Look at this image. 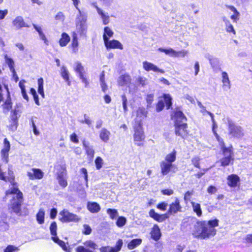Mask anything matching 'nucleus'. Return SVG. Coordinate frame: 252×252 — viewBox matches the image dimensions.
Instances as JSON below:
<instances>
[{
  "mask_svg": "<svg viewBox=\"0 0 252 252\" xmlns=\"http://www.w3.org/2000/svg\"><path fill=\"white\" fill-rule=\"evenodd\" d=\"M38 92L43 98H44L43 79L42 78H40L38 79Z\"/></svg>",
  "mask_w": 252,
  "mask_h": 252,
  "instance_id": "nucleus-36",
  "label": "nucleus"
},
{
  "mask_svg": "<svg viewBox=\"0 0 252 252\" xmlns=\"http://www.w3.org/2000/svg\"><path fill=\"white\" fill-rule=\"evenodd\" d=\"M164 99L167 109H169L172 105V98L169 94L164 95Z\"/></svg>",
  "mask_w": 252,
  "mask_h": 252,
  "instance_id": "nucleus-45",
  "label": "nucleus"
},
{
  "mask_svg": "<svg viewBox=\"0 0 252 252\" xmlns=\"http://www.w3.org/2000/svg\"><path fill=\"white\" fill-rule=\"evenodd\" d=\"M158 50L160 52L165 53L166 55H170L172 57H179L180 56L185 57L187 54V52H176L172 48L164 49L162 48H158Z\"/></svg>",
  "mask_w": 252,
  "mask_h": 252,
  "instance_id": "nucleus-15",
  "label": "nucleus"
},
{
  "mask_svg": "<svg viewBox=\"0 0 252 252\" xmlns=\"http://www.w3.org/2000/svg\"><path fill=\"white\" fill-rule=\"evenodd\" d=\"M79 122L81 124H86L88 126H90L92 124V121L90 119V117L87 115H84V120H79Z\"/></svg>",
  "mask_w": 252,
  "mask_h": 252,
  "instance_id": "nucleus-44",
  "label": "nucleus"
},
{
  "mask_svg": "<svg viewBox=\"0 0 252 252\" xmlns=\"http://www.w3.org/2000/svg\"><path fill=\"white\" fill-rule=\"evenodd\" d=\"M5 88L7 92L8 96H7V98L6 100V101H5L4 104L2 105V106L4 110H6L7 111H8L12 108V102L11 101L10 97V94H9V92L8 91V86H5Z\"/></svg>",
  "mask_w": 252,
  "mask_h": 252,
  "instance_id": "nucleus-28",
  "label": "nucleus"
},
{
  "mask_svg": "<svg viewBox=\"0 0 252 252\" xmlns=\"http://www.w3.org/2000/svg\"><path fill=\"white\" fill-rule=\"evenodd\" d=\"M225 120L228 127L229 134L232 137L240 138L244 135V130L241 126L235 125L229 118H226Z\"/></svg>",
  "mask_w": 252,
  "mask_h": 252,
  "instance_id": "nucleus-4",
  "label": "nucleus"
},
{
  "mask_svg": "<svg viewBox=\"0 0 252 252\" xmlns=\"http://www.w3.org/2000/svg\"><path fill=\"white\" fill-rule=\"evenodd\" d=\"M12 24L17 29H19L23 27H29L30 26L25 23L21 16L17 17L12 22Z\"/></svg>",
  "mask_w": 252,
  "mask_h": 252,
  "instance_id": "nucleus-18",
  "label": "nucleus"
},
{
  "mask_svg": "<svg viewBox=\"0 0 252 252\" xmlns=\"http://www.w3.org/2000/svg\"><path fill=\"white\" fill-rule=\"evenodd\" d=\"M103 159L101 158L98 157L95 160V164L97 169H100L103 165Z\"/></svg>",
  "mask_w": 252,
  "mask_h": 252,
  "instance_id": "nucleus-46",
  "label": "nucleus"
},
{
  "mask_svg": "<svg viewBox=\"0 0 252 252\" xmlns=\"http://www.w3.org/2000/svg\"><path fill=\"white\" fill-rule=\"evenodd\" d=\"M126 219L124 217H119L116 221V225L119 227H123L126 224Z\"/></svg>",
  "mask_w": 252,
  "mask_h": 252,
  "instance_id": "nucleus-43",
  "label": "nucleus"
},
{
  "mask_svg": "<svg viewBox=\"0 0 252 252\" xmlns=\"http://www.w3.org/2000/svg\"><path fill=\"white\" fill-rule=\"evenodd\" d=\"M5 59L6 63L8 64L10 70H14V62L11 58L8 57L7 55L5 56Z\"/></svg>",
  "mask_w": 252,
  "mask_h": 252,
  "instance_id": "nucleus-42",
  "label": "nucleus"
},
{
  "mask_svg": "<svg viewBox=\"0 0 252 252\" xmlns=\"http://www.w3.org/2000/svg\"><path fill=\"white\" fill-rule=\"evenodd\" d=\"M84 233L86 234V235H89L90 234L91 232H92V229L90 227V226H89L87 224H84Z\"/></svg>",
  "mask_w": 252,
  "mask_h": 252,
  "instance_id": "nucleus-59",
  "label": "nucleus"
},
{
  "mask_svg": "<svg viewBox=\"0 0 252 252\" xmlns=\"http://www.w3.org/2000/svg\"><path fill=\"white\" fill-rule=\"evenodd\" d=\"M57 179L58 180L59 184L61 186L65 188L67 185V183L66 180V173L64 171L59 173L58 174Z\"/></svg>",
  "mask_w": 252,
  "mask_h": 252,
  "instance_id": "nucleus-24",
  "label": "nucleus"
},
{
  "mask_svg": "<svg viewBox=\"0 0 252 252\" xmlns=\"http://www.w3.org/2000/svg\"><path fill=\"white\" fill-rule=\"evenodd\" d=\"M219 144L221 147V149L222 152L224 151V149H232V146L227 148L225 146V144L222 138H220V140L218 141Z\"/></svg>",
  "mask_w": 252,
  "mask_h": 252,
  "instance_id": "nucleus-53",
  "label": "nucleus"
},
{
  "mask_svg": "<svg viewBox=\"0 0 252 252\" xmlns=\"http://www.w3.org/2000/svg\"><path fill=\"white\" fill-rule=\"evenodd\" d=\"M123 242L122 240L119 239L118 242H117L116 245V249H117V251H120L122 248V247L123 246Z\"/></svg>",
  "mask_w": 252,
  "mask_h": 252,
  "instance_id": "nucleus-62",
  "label": "nucleus"
},
{
  "mask_svg": "<svg viewBox=\"0 0 252 252\" xmlns=\"http://www.w3.org/2000/svg\"><path fill=\"white\" fill-rule=\"evenodd\" d=\"M168 204L167 203L163 202L157 205V208L161 210L165 211L166 209Z\"/></svg>",
  "mask_w": 252,
  "mask_h": 252,
  "instance_id": "nucleus-56",
  "label": "nucleus"
},
{
  "mask_svg": "<svg viewBox=\"0 0 252 252\" xmlns=\"http://www.w3.org/2000/svg\"><path fill=\"white\" fill-rule=\"evenodd\" d=\"M4 148L1 150V155L3 160L6 163L8 162V152L10 150V143L6 138L4 139Z\"/></svg>",
  "mask_w": 252,
  "mask_h": 252,
  "instance_id": "nucleus-16",
  "label": "nucleus"
},
{
  "mask_svg": "<svg viewBox=\"0 0 252 252\" xmlns=\"http://www.w3.org/2000/svg\"><path fill=\"white\" fill-rule=\"evenodd\" d=\"M217 190V188L213 186H210L207 189V192L210 194H214Z\"/></svg>",
  "mask_w": 252,
  "mask_h": 252,
  "instance_id": "nucleus-61",
  "label": "nucleus"
},
{
  "mask_svg": "<svg viewBox=\"0 0 252 252\" xmlns=\"http://www.w3.org/2000/svg\"><path fill=\"white\" fill-rule=\"evenodd\" d=\"M193 210L196 214L198 217H201L202 215V210L200 204L194 202H191Z\"/></svg>",
  "mask_w": 252,
  "mask_h": 252,
  "instance_id": "nucleus-32",
  "label": "nucleus"
},
{
  "mask_svg": "<svg viewBox=\"0 0 252 252\" xmlns=\"http://www.w3.org/2000/svg\"><path fill=\"white\" fill-rule=\"evenodd\" d=\"M104 45L106 48L108 49H123V46L122 44L117 40H109V38H106L105 41H104Z\"/></svg>",
  "mask_w": 252,
  "mask_h": 252,
  "instance_id": "nucleus-9",
  "label": "nucleus"
},
{
  "mask_svg": "<svg viewBox=\"0 0 252 252\" xmlns=\"http://www.w3.org/2000/svg\"><path fill=\"white\" fill-rule=\"evenodd\" d=\"M76 252H93V251L86 249L83 246H79L76 249Z\"/></svg>",
  "mask_w": 252,
  "mask_h": 252,
  "instance_id": "nucleus-54",
  "label": "nucleus"
},
{
  "mask_svg": "<svg viewBox=\"0 0 252 252\" xmlns=\"http://www.w3.org/2000/svg\"><path fill=\"white\" fill-rule=\"evenodd\" d=\"M83 70H84V68L82 66V65H81V63L79 62H77L76 67L75 68V71L77 73H79V72H83Z\"/></svg>",
  "mask_w": 252,
  "mask_h": 252,
  "instance_id": "nucleus-60",
  "label": "nucleus"
},
{
  "mask_svg": "<svg viewBox=\"0 0 252 252\" xmlns=\"http://www.w3.org/2000/svg\"><path fill=\"white\" fill-rule=\"evenodd\" d=\"M142 243L141 239H134L131 240L127 245V248L129 250H132L140 245Z\"/></svg>",
  "mask_w": 252,
  "mask_h": 252,
  "instance_id": "nucleus-31",
  "label": "nucleus"
},
{
  "mask_svg": "<svg viewBox=\"0 0 252 252\" xmlns=\"http://www.w3.org/2000/svg\"><path fill=\"white\" fill-rule=\"evenodd\" d=\"M219 220L215 219L208 222L204 221L197 223L195 226V230L192 232V235L195 238L205 239L210 236H214L216 234L215 227L218 225Z\"/></svg>",
  "mask_w": 252,
  "mask_h": 252,
  "instance_id": "nucleus-1",
  "label": "nucleus"
},
{
  "mask_svg": "<svg viewBox=\"0 0 252 252\" xmlns=\"http://www.w3.org/2000/svg\"><path fill=\"white\" fill-rule=\"evenodd\" d=\"M175 126L176 135L181 136L183 138H185L188 134L187 123H183L182 125Z\"/></svg>",
  "mask_w": 252,
  "mask_h": 252,
  "instance_id": "nucleus-10",
  "label": "nucleus"
},
{
  "mask_svg": "<svg viewBox=\"0 0 252 252\" xmlns=\"http://www.w3.org/2000/svg\"><path fill=\"white\" fill-rule=\"evenodd\" d=\"M223 157L220 159L221 165L222 166H228L229 164L233 163L234 158L232 149H224L222 152Z\"/></svg>",
  "mask_w": 252,
  "mask_h": 252,
  "instance_id": "nucleus-8",
  "label": "nucleus"
},
{
  "mask_svg": "<svg viewBox=\"0 0 252 252\" xmlns=\"http://www.w3.org/2000/svg\"><path fill=\"white\" fill-rule=\"evenodd\" d=\"M152 238L155 241L158 240L161 236V233L159 227L157 224H155L151 232Z\"/></svg>",
  "mask_w": 252,
  "mask_h": 252,
  "instance_id": "nucleus-25",
  "label": "nucleus"
},
{
  "mask_svg": "<svg viewBox=\"0 0 252 252\" xmlns=\"http://www.w3.org/2000/svg\"><path fill=\"white\" fill-rule=\"evenodd\" d=\"M222 82L223 83L222 88L224 90L227 91L230 89L231 85L228 75L226 72H222Z\"/></svg>",
  "mask_w": 252,
  "mask_h": 252,
  "instance_id": "nucleus-21",
  "label": "nucleus"
},
{
  "mask_svg": "<svg viewBox=\"0 0 252 252\" xmlns=\"http://www.w3.org/2000/svg\"><path fill=\"white\" fill-rule=\"evenodd\" d=\"M122 101H123V107L124 108V112L126 113L127 111V98L125 95H123L122 96Z\"/></svg>",
  "mask_w": 252,
  "mask_h": 252,
  "instance_id": "nucleus-50",
  "label": "nucleus"
},
{
  "mask_svg": "<svg viewBox=\"0 0 252 252\" xmlns=\"http://www.w3.org/2000/svg\"><path fill=\"white\" fill-rule=\"evenodd\" d=\"M104 76H105L104 72L102 71L100 76L99 80H100V86H101V87L102 89V91L104 93H106V91L108 89V87L105 83Z\"/></svg>",
  "mask_w": 252,
  "mask_h": 252,
  "instance_id": "nucleus-33",
  "label": "nucleus"
},
{
  "mask_svg": "<svg viewBox=\"0 0 252 252\" xmlns=\"http://www.w3.org/2000/svg\"><path fill=\"white\" fill-rule=\"evenodd\" d=\"M83 147H84L86 154L90 159H93L94 154V151L92 146H90L88 142L85 140L83 141Z\"/></svg>",
  "mask_w": 252,
  "mask_h": 252,
  "instance_id": "nucleus-23",
  "label": "nucleus"
},
{
  "mask_svg": "<svg viewBox=\"0 0 252 252\" xmlns=\"http://www.w3.org/2000/svg\"><path fill=\"white\" fill-rule=\"evenodd\" d=\"M95 7L98 14L101 16L102 19L103 24L104 25H107L109 23V16L108 15H106L102 9L99 8L97 5H95Z\"/></svg>",
  "mask_w": 252,
  "mask_h": 252,
  "instance_id": "nucleus-26",
  "label": "nucleus"
},
{
  "mask_svg": "<svg viewBox=\"0 0 252 252\" xmlns=\"http://www.w3.org/2000/svg\"><path fill=\"white\" fill-rule=\"evenodd\" d=\"M6 195H12L13 201L11 203L12 210L18 215H22L21 206L23 201V193L18 188L14 187L6 191Z\"/></svg>",
  "mask_w": 252,
  "mask_h": 252,
  "instance_id": "nucleus-2",
  "label": "nucleus"
},
{
  "mask_svg": "<svg viewBox=\"0 0 252 252\" xmlns=\"http://www.w3.org/2000/svg\"><path fill=\"white\" fill-rule=\"evenodd\" d=\"M70 41V37L65 32H63L62 34V37L60 40V45L61 46H65Z\"/></svg>",
  "mask_w": 252,
  "mask_h": 252,
  "instance_id": "nucleus-30",
  "label": "nucleus"
},
{
  "mask_svg": "<svg viewBox=\"0 0 252 252\" xmlns=\"http://www.w3.org/2000/svg\"><path fill=\"white\" fill-rule=\"evenodd\" d=\"M84 244L88 247H90L93 249H96L97 248V245L92 241L89 240L86 241Z\"/></svg>",
  "mask_w": 252,
  "mask_h": 252,
  "instance_id": "nucleus-49",
  "label": "nucleus"
},
{
  "mask_svg": "<svg viewBox=\"0 0 252 252\" xmlns=\"http://www.w3.org/2000/svg\"><path fill=\"white\" fill-rule=\"evenodd\" d=\"M70 140L71 141L75 143H78L79 142V140L77 138V136L75 133H73L70 136Z\"/></svg>",
  "mask_w": 252,
  "mask_h": 252,
  "instance_id": "nucleus-64",
  "label": "nucleus"
},
{
  "mask_svg": "<svg viewBox=\"0 0 252 252\" xmlns=\"http://www.w3.org/2000/svg\"><path fill=\"white\" fill-rule=\"evenodd\" d=\"M174 119L175 126H179L183 123H186L187 121V118L183 113L178 110L175 112Z\"/></svg>",
  "mask_w": 252,
  "mask_h": 252,
  "instance_id": "nucleus-12",
  "label": "nucleus"
},
{
  "mask_svg": "<svg viewBox=\"0 0 252 252\" xmlns=\"http://www.w3.org/2000/svg\"><path fill=\"white\" fill-rule=\"evenodd\" d=\"M78 40L77 35L75 33H74L72 38V45L73 47H77L78 46Z\"/></svg>",
  "mask_w": 252,
  "mask_h": 252,
  "instance_id": "nucleus-55",
  "label": "nucleus"
},
{
  "mask_svg": "<svg viewBox=\"0 0 252 252\" xmlns=\"http://www.w3.org/2000/svg\"><path fill=\"white\" fill-rule=\"evenodd\" d=\"M150 217L156 220V221L161 222L162 219H161L160 215L156 213L154 209H151L149 213Z\"/></svg>",
  "mask_w": 252,
  "mask_h": 252,
  "instance_id": "nucleus-35",
  "label": "nucleus"
},
{
  "mask_svg": "<svg viewBox=\"0 0 252 252\" xmlns=\"http://www.w3.org/2000/svg\"><path fill=\"white\" fill-rule=\"evenodd\" d=\"M134 141L136 145L138 146H143V141L145 139L144 132L142 127L141 122L138 121L134 126Z\"/></svg>",
  "mask_w": 252,
  "mask_h": 252,
  "instance_id": "nucleus-5",
  "label": "nucleus"
},
{
  "mask_svg": "<svg viewBox=\"0 0 252 252\" xmlns=\"http://www.w3.org/2000/svg\"><path fill=\"white\" fill-rule=\"evenodd\" d=\"M114 34L113 32L108 27H106L104 28V33L103 34V39L105 41V38H109L113 36Z\"/></svg>",
  "mask_w": 252,
  "mask_h": 252,
  "instance_id": "nucleus-34",
  "label": "nucleus"
},
{
  "mask_svg": "<svg viewBox=\"0 0 252 252\" xmlns=\"http://www.w3.org/2000/svg\"><path fill=\"white\" fill-rule=\"evenodd\" d=\"M87 208L88 210L93 213H97L100 210L99 205L96 202H88Z\"/></svg>",
  "mask_w": 252,
  "mask_h": 252,
  "instance_id": "nucleus-27",
  "label": "nucleus"
},
{
  "mask_svg": "<svg viewBox=\"0 0 252 252\" xmlns=\"http://www.w3.org/2000/svg\"><path fill=\"white\" fill-rule=\"evenodd\" d=\"M61 75L62 77L67 82L68 85H70V81H69V74L66 67L63 66L61 68Z\"/></svg>",
  "mask_w": 252,
  "mask_h": 252,
  "instance_id": "nucleus-37",
  "label": "nucleus"
},
{
  "mask_svg": "<svg viewBox=\"0 0 252 252\" xmlns=\"http://www.w3.org/2000/svg\"><path fill=\"white\" fill-rule=\"evenodd\" d=\"M16 250H18L17 248H16L12 245H9L4 250V252H14L15 251H16Z\"/></svg>",
  "mask_w": 252,
  "mask_h": 252,
  "instance_id": "nucleus-57",
  "label": "nucleus"
},
{
  "mask_svg": "<svg viewBox=\"0 0 252 252\" xmlns=\"http://www.w3.org/2000/svg\"><path fill=\"white\" fill-rule=\"evenodd\" d=\"M137 82L143 87L147 84V79L144 77H140L137 79Z\"/></svg>",
  "mask_w": 252,
  "mask_h": 252,
  "instance_id": "nucleus-51",
  "label": "nucleus"
},
{
  "mask_svg": "<svg viewBox=\"0 0 252 252\" xmlns=\"http://www.w3.org/2000/svg\"><path fill=\"white\" fill-rule=\"evenodd\" d=\"M176 152L174 150L171 153L168 154L165 157V160L164 161L168 163H172L176 159Z\"/></svg>",
  "mask_w": 252,
  "mask_h": 252,
  "instance_id": "nucleus-39",
  "label": "nucleus"
},
{
  "mask_svg": "<svg viewBox=\"0 0 252 252\" xmlns=\"http://www.w3.org/2000/svg\"><path fill=\"white\" fill-rule=\"evenodd\" d=\"M199 158L198 157H195L191 159L192 163L194 165V166H195L197 168H199Z\"/></svg>",
  "mask_w": 252,
  "mask_h": 252,
  "instance_id": "nucleus-52",
  "label": "nucleus"
},
{
  "mask_svg": "<svg viewBox=\"0 0 252 252\" xmlns=\"http://www.w3.org/2000/svg\"><path fill=\"white\" fill-rule=\"evenodd\" d=\"M223 21L225 24V30L226 32H232L234 35H235L236 32L230 21L225 18H223Z\"/></svg>",
  "mask_w": 252,
  "mask_h": 252,
  "instance_id": "nucleus-29",
  "label": "nucleus"
},
{
  "mask_svg": "<svg viewBox=\"0 0 252 252\" xmlns=\"http://www.w3.org/2000/svg\"><path fill=\"white\" fill-rule=\"evenodd\" d=\"M57 225L55 221L52 222L50 226V230L52 240L56 243L59 244L63 250L66 251L67 247L65 244V243L59 239L57 236Z\"/></svg>",
  "mask_w": 252,
  "mask_h": 252,
  "instance_id": "nucleus-7",
  "label": "nucleus"
},
{
  "mask_svg": "<svg viewBox=\"0 0 252 252\" xmlns=\"http://www.w3.org/2000/svg\"><path fill=\"white\" fill-rule=\"evenodd\" d=\"M59 215L62 216L60 220L62 222H78L80 220V218L78 216L70 213L66 209H63L61 211Z\"/></svg>",
  "mask_w": 252,
  "mask_h": 252,
  "instance_id": "nucleus-6",
  "label": "nucleus"
},
{
  "mask_svg": "<svg viewBox=\"0 0 252 252\" xmlns=\"http://www.w3.org/2000/svg\"><path fill=\"white\" fill-rule=\"evenodd\" d=\"M110 132L106 128H102L99 131V137L104 143H107L110 139Z\"/></svg>",
  "mask_w": 252,
  "mask_h": 252,
  "instance_id": "nucleus-19",
  "label": "nucleus"
},
{
  "mask_svg": "<svg viewBox=\"0 0 252 252\" xmlns=\"http://www.w3.org/2000/svg\"><path fill=\"white\" fill-rule=\"evenodd\" d=\"M164 106V102L162 100H159L157 105V110L159 112L161 111Z\"/></svg>",
  "mask_w": 252,
  "mask_h": 252,
  "instance_id": "nucleus-58",
  "label": "nucleus"
},
{
  "mask_svg": "<svg viewBox=\"0 0 252 252\" xmlns=\"http://www.w3.org/2000/svg\"><path fill=\"white\" fill-rule=\"evenodd\" d=\"M161 173L163 175H167L170 171L172 163L162 161L160 164Z\"/></svg>",
  "mask_w": 252,
  "mask_h": 252,
  "instance_id": "nucleus-20",
  "label": "nucleus"
},
{
  "mask_svg": "<svg viewBox=\"0 0 252 252\" xmlns=\"http://www.w3.org/2000/svg\"><path fill=\"white\" fill-rule=\"evenodd\" d=\"M107 213L112 220L115 219L118 216V212L116 209H108L107 210Z\"/></svg>",
  "mask_w": 252,
  "mask_h": 252,
  "instance_id": "nucleus-41",
  "label": "nucleus"
},
{
  "mask_svg": "<svg viewBox=\"0 0 252 252\" xmlns=\"http://www.w3.org/2000/svg\"><path fill=\"white\" fill-rule=\"evenodd\" d=\"M57 214V210L55 208H53L50 211V218L52 219H54L56 218Z\"/></svg>",
  "mask_w": 252,
  "mask_h": 252,
  "instance_id": "nucleus-63",
  "label": "nucleus"
},
{
  "mask_svg": "<svg viewBox=\"0 0 252 252\" xmlns=\"http://www.w3.org/2000/svg\"><path fill=\"white\" fill-rule=\"evenodd\" d=\"M43 172L39 169L32 168L31 171L28 172L27 175L31 180L41 179L43 177Z\"/></svg>",
  "mask_w": 252,
  "mask_h": 252,
  "instance_id": "nucleus-14",
  "label": "nucleus"
},
{
  "mask_svg": "<svg viewBox=\"0 0 252 252\" xmlns=\"http://www.w3.org/2000/svg\"><path fill=\"white\" fill-rule=\"evenodd\" d=\"M210 63L211 64L212 67L213 68H215L217 67L218 64H219V61L216 58H213L212 57H210L209 58Z\"/></svg>",
  "mask_w": 252,
  "mask_h": 252,
  "instance_id": "nucleus-47",
  "label": "nucleus"
},
{
  "mask_svg": "<svg viewBox=\"0 0 252 252\" xmlns=\"http://www.w3.org/2000/svg\"><path fill=\"white\" fill-rule=\"evenodd\" d=\"M181 209L182 207L180 204L179 200L178 198H176L175 202L170 205L168 214L170 215L175 214L178 212H180Z\"/></svg>",
  "mask_w": 252,
  "mask_h": 252,
  "instance_id": "nucleus-13",
  "label": "nucleus"
},
{
  "mask_svg": "<svg viewBox=\"0 0 252 252\" xmlns=\"http://www.w3.org/2000/svg\"><path fill=\"white\" fill-rule=\"evenodd\" d=\"M45 213L43 209H40L36 215V219L39 224H42L44 221Z\"/></svg>",
  "mask_w": 252,
  "mask_h": 252,
  "instance_id": "nucleus-38",
  "label": "nucleus"
},
{
  "mask_svg": "<svg viewBox=\"0 0 252 252\" xmlns=\"http://www.w3.org/2000/svg\"><path fill=\"white\" fill-rule=\"evenodd\" d=\"M227 184L230 187H236L240 181L239 177L236 174H231L227 177Z\"/></svg>",
  "mask_w": 252,
  "mask_h": 252,
  "instance_id": "nucleus-17",
  "label": "nucleus"
},
{
  "mask_svg": "<svg viewBox=\"0 0 252 252\" xmlns=\"http://www.w3.org/2000/svg\"><path fill=\"white\" fill-rule=\"evenodd\" d=\"M11 124L8 126L9 130L14 131L17 127V120L16 118L12 117L10 121Z\"/></svg>",
  "mask_w": 252,
  "mask_h": 252,
  "instance_id": "nucleus-40",
  "label": "nucleus"
},
{
  "mask_svg": "<svg viewBox=\"0 0 252 252\" xmlns=\"http://www.w3.org/2000/svg\"><path fill=\"white\" fill-rule=\"evenodd\" d=\"M87 15L79 9V13L76 19V26L77 32L81 36L85 35L87 32Z\"/></svg>",
  "mask_w": 252,
  "mask_h": 252,
  "instance_id": "nucleus-3",
  "label": "nucleus"
},
{
  "mask_svg": "<svg viewBox=\"0 0 252 252\" xmlns=\"http://www.w3.org/2000/svg\"><path fill=\"white\" fill-rule=\"evenodd\" d=\"M55 19L57 21L63 22L65 19V16L62 12H59L55 15Z\"/></svg>",
  "mask_w": 252,
  "mask_h": 252,
  "instance_id": "nucleus-48",
  "label": "nucleus"
},
{
  "mask_svg": "<svg viewBox=\"0 0 252 252\" xmlns=\"http://www.w3.org/2000/svg\"><path fill=\"white\" fill-rule=\"evenodd\" d=\"M130 77L127 74L120 76L118 80V84L121 86L127 85L130 83Z\"/></svg>",
  "mask_w": 252,
  "mask_h": 252,
  "instance_id": "nucleus-22",
  "label": "nucleus"
},
{
  "mask_svg": "<svg viewBox=\"0 0 252 252\" xmlns=\"http://www.w3.org/2000/svg\"><path fill=\"white\" fill-rule=\"evenodd\" d=\"M143 67L147 71L159 72L162 74L165 72L164 70L159 69L154 64L147 61L143 62Z\"/></svg>",
  "mask_w": 252,
  "mask_h": 252,
  "instance_id": "nucleus-11",
  "label": "nucleus"
}]
</instances>
